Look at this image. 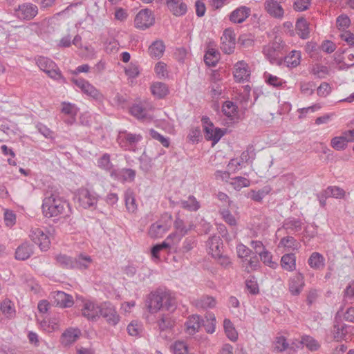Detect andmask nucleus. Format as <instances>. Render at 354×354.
Listing matches in <instances>:
<instances>
[{"mask_svg":"<svg viewBox=\"0 0 354 354\" xmlns=\"http://www.w3.org/2000/svg\"><path fill=\"white\" fill-rule=\"evenodd\" d=\"M147 308L151 313H155L161 308L173 310L176 308V299L169 291L157 290L149 295Z\"/></svg>","mask_w":354,"mask_h":354,"instance_id":"1","label":"nucleus"},{"mask_svg":"<svg viewBox=\"0 0 354 354\" xmlns=\"http://www.w3.org/2000/svg\"><path fill=\"white\" fill-rule=\"evenodd\" d=\"M68 204L55 194L45 197L42 204V210L45 216L50 218L61 214H66Z\"/></svg>","mask_w":354,"mask_h":354,"instance_id":"2","label":"nucleus"},{"mask_svg":"<svg viewBox=\"0 0 354 354\" xmlns=\"http://www.w3.org/2000/svg\"><path fill=\"white\" fill-rule=\"evenodd\" d=\"M39 68L45 72L50 78L65 82L57 64L51 59L45 57H39L36 62Z\"/></svg>","mask_w":354,"mask_h":354,"instance_id":"3","label":"nucleus"},{"mask_svg":"<svg viewBox=\"0 0 354 354\" xmlns=\"http://www.w3.org/2000/svg\"><path fill=\"white\" fill-rule=\"evenodd\" d=\"M284 44L280 37H275L272 42L263 48V54L271 62L276 61L283 54Z\"/></svg>","mask_w":354,"mask_h":354,"instance_id":"4","label":"nucleus"},{"mask_svg":"<svg viewBox=\"0 0 354 354\" xmlns=\"http://www.w3.org/2000/svg\"><path fill=\"white\" fill-rule=\"evenodd\" d=\"M202 122L205 138L207 140L212 141V145H215L224 135V131L219 128L215 127L207 117H203Z\"/></svg>","mask_w":354,"mask_h":354,"instance_id":"5","label":"nucleus"},{"mask_svg":"<svg viewBox=\"0 0 354 354\" xmlns=\"http://www.w3.org/2000/svg\"><path fill=\"white\" fill-rule=\"evenodd\" d=\"M15 16L21 20H31L38 14V8L32 3H24L15 8Z\"/></svg>","mask_w":354,"mask_h":354,"instance_id":"6","label":"nucleus"},{"mask_svg":"<svg viewBox=\"0 0 354 354\" xmlns=\"http://www.w3.org/2000/svg\"><path fill=\"white\" fill-rule=\"evenodd\" d=\"M155 22L154 16L149 9L141 10L136 16L134 19L135 26L141 30H145L153 25Z\"/></svg>","mask_w":354,"mask_h":354,"instance_id":"7","label":"nucleus"},{"mask_svg":"<svg viewBox=\"0 0 354 354\" xmlns=\"http://www.w3.org/2000/svg\"><path fill=\"white\" fill-rule=\"evenodd\" d=\"M72 82L86 95L98 101L103 100V95L88 81L84 79H73Z\"/></svg>","mask_w":354,"mask_h":354,"instance_id":"8","label":"nucleus"},{"mask_svg":"<svg viewBox=\"0 0 354 354\" xmlns=\"http://www.w3.org/2000/svg\"><path fill=\"white\" fill-rule=\"evenodd\" d=\"M30 238L41 250H47L50 245V241L47 233L39 227H33L30 230Z\"/></svg>","mask_w":354,"mask_h":354,"instance_id":"9","label":"nucleus"},{"mask_svg":"<svg viewBox=\"0 0 354 354\" xmlns=\"http://www.w3.org/2000/svg\"><path fill=\"white\" fill-rule=\"evenodd\" d=\"M140 134L131 133L126 131H120L118 136L119 145L125 149H130L142 140Z\"/></svg>","mask_w":354,"mask_h":354,"instance_id":"10","label":"nucleus"},{"mask_svg":"<svg viewBox=\"0 0 354 354\" xmlns=\"http://www.w3.org/2000/svg\"><path fill=\"white\" fill-rule=\"evenodd\" d=\"M100 315L111 326H115L120 319L115 308L110 303H104L101 305Z\"/></svg>","mask_w":354,"mask_h":354,"instance_id":"11","label":"nucleus"},{"mask_svg":"<svg viewBox=\"0 0 354 354\" xmlns=\"http://www.w3.org/2000/svg\"><path fill=\"white\" fill-rule=\"evenodd\" d=\"M77 197L80 205L84 209L95 206L97 202V197L95 194L86 188L80 189L77 192Z\"/></svg>","mask_w":354,"mask_h":354,"instance_id":"12","label":"nucleus"},{"mask_svg":"<svg viewBox=\"0 0 354 354\" xmlns=\"http://www.w3.org/2000/svg\"><path fill=\"white\" fill-rule=\"evenodd\" d=\"M236 35L233 30L225 29L221 37V49L226 54L233 52L235 47Z\"/></svg>","mask_w":354,"mask_h":354,"instance_id":"13","label":"nucleus"},{"mask_svg":"<svg viewBox=\"0 0 354 354\" xmlns=\"http://www.w3.org/2000/svg\"><path fill=\"white\" fill-rule=\"evenodd\" d=\"M264 8L266 11L274 18L282 19L284 15V10L277 0H266Z\"/></svg>","mask_w":354,"mask_h":354,"instance_id":"14","label":"nucleus"},{"mask_svg":"<svg viewBox=\"0 0 354 354\" xmlns=\"http://www.w3.org/2000/svg\"><path fill=\"white\" fill-rule=\"evenodd\" d=\"M250 76V70L247 63L240 61L234 65V77L236 82L248 80Z\"/></svg>","mask_w":354,"mask_h":354,"instance_id":"15","label":"nucleus"},{"mask_svg":"<svg viewBox=\"0 0 354 354\" xmlns=\"http://www.w3.org/2000/svg\"><path fill=\"white\" fill-rule=\"evenodd\" d=\"M304 277L302 274L297 273L290 279L288 289L292 295H299L304 287Z\"/></svg>","mask_w":354,"mask_h":354,"instance_id":"16","label":"nucleus"},{"mask_svg":"<svg viewBox=\"0 0 354 354\" xmlns=\"http://www.w3.org/2000/svg\"><path fill=\"white\" fill-rule=\"evenodd\" d=\"M169 11L175 16L180 17L186 14L187 6L183 0H166Z\"/></svg>","mask_w":354,"mask_h":354,"instance_id":"17","label":"nucleus"},{"mask_svg":"<svg viewBox=\"0 0 354 354\" xmlns=\"http://www.w3.org/2000/svg\"><path fill=\"white\" fill-rule=\"evenodd\" d=\"M207 247L208 252L212 257H220L223 249V243L220 236H213L210 237L207 241Z\"/></svg>","mask_w":354,"mask_h":354,"instance_id":"18","label":"nucleus"},{"mask_svg":"<svg viewBox=\"0 0 354 354\" xmlns=\"http://www.w3.org/2000/svg\"><path fill=\"white\" fill-rule=\"evenodd\" d=\"M54 303L62 308H68L73 305L72 296L62 291H56L53 293Z\"/></svg>","mask_w":354,"mask_h":354,"instance_id":"19","label":"nucleus"},{"mask_svg":"<svg viewBox=\"0 0 354 354\" xmlns=\"http://www.w3.org/2000/svg\"><path fill=\"white\" fill-rule=\"evenodd\" d=\"M250 14V9L242 6L234 10L230 17V21L233 23L241 24L243 22Z\"/></svg>","mask_w":354,"mask_h":354,"instance_id":"20","label":"nucleus"},{"mask_svg":"<svg viewBox=\"0 0 354 354\" xmlns=\"http://www.w3.org/2000/svg\"><path fill=\"white\" fill-rule=\"evenodd\" d=\"M308 263L312 269L320 270L325 266V258L319 252H314L308 258Z\"/></svg>","mask_w":354,"mask_h":354,"instance_id":"21","label":"nucleus"},{"mask_svg":"<svg viewBox=\"0 0 354 354\" xmlns=\"http://www.w3.org/2000/svg\"><path fill=\"white\" fill-rule=\"evenodd\" d=\"M82 315L88 319H94L99 317L100 306L95 305L92 302H86L82 310Z\"/></svg>","mask_w":354,"mask_h":354,"instance_id":"22","label":"nucleus"},{"mask_svg":"<svg viewBox=\"0 0 354 354\" xmlns=\"http://www.w3.org/2000/svg\"><path fill=\"white\" fill-rule=\"evenodd\" d=\"M193 304L198 308L207 309L215 307L216 301L214 297L209 295H203L195 299Z\"/></svg>","mask_w":354,"mask_h":354,"instance_id":"23","label":"nucleus"},{"mask_svg":"<svg viewBox=\"0 0 354 354\" xmlns=\"http://www.w3.org/2000/svg\"><path fill=\"white\" fill-rule=\"evenodd\" d=\"M78 111L79 109L75 104L66 102L62 103L61 112L71 117V119L66 121L68 124H72L75 122Z\"/></svg>","mask_w":354,"mask_h":354,"instance_id":"24","label":"nucleus"},{"mask_svg":"<svg viewBox=\"0 0 354 354\" xmlns=\"http://www.w3.org/2000/svg\"><path fill=\"white\" fill-rule=\"evenodd\" d=\"M152 109L151 106H145L142 104H133L130 109L131 114L138 120L148 118L149 110Z\"/></svg>","mask_w":354,"mask_h":354,"instance_id":"25","label":"nucleus"},{"mask_svg":"<svg viewBox=\"0 0 354 354\" xmlns=\"http://www.w3.org/2000/svg\"><path fill=\"white\" fill-rule=\"evenodd\" d=\"M81 332L77 328H69L62 335V343L65 345H71L74 343L80 337Z\"/></svg>","mask_w":354,"mask_h":354,"instance_id":"26","label":"nucleus"},{"mask_svg":"<svg viewBox=\"0 0 354 354\" xmlns=\"http://www.w3.org/2000/svg\"><path fill=\"white\" fill-rule=\"evenodd\" d=\"M32 253L33 250L32 246L27 243H24L17 248L15 258L17 260L25 261L28 259Z\"/></svg>","mask_w":354,"mask_h":354,"instance_id":"27","label":"nucleus"},{"mask_svg":"<svg viewBox=\"0 0 354 354\" xmlns=\"http://www.w3.org/2000/svg\"><path fill=\"white\" fill-rule=\"evenodd\" d=\"M152 95L157 98H163L169 93L167 86L162 82H156L150 87Z\"/></svg>","mask_w":354,"mask_h":354,"instance_id":"28","label":"nucleus"},{"mask_svg":"<svg viewBox=\"0 0 354 354\" xmlns=\"http://www.w3.org/2000/svg\"><path fill=\"white\" fill-rule=\"evenodd\" d=\"M281 266L286 271L291 272L296 269V257L295 254H286L281 259Z\"/></svg>","mask_w":354,"mask_h":354,"instance_id":"29","label":"nucleus"},{"mask_svg":"<svg viewBox=\"0 0 354 354\" xmlns=\"http://www.w3.org/2000/svg\"><path fill=\"white\" fill-rule=\"evenodd\" d=\"M165 46L162 41L156 40L149 47V53L151 57L160 58L163 55Z\"/></svg>","mask_w":354,"mask_h":354,"instance_id":"30","label":"nucleus"},{"mask_svg":"<svg viewBox=\"0 0 354 354\" xmlns=\"http://www.w3.org/2000/svg\"><path fill=\"white\" fill-rule=\"evenodd\" d=\"M167 231L166 225L156 222L150 226L148 234L151 238L157 239L162 237Z\"/></svg>","mask_w":354,"mask_h":354,"instance_id":"31","label":"nucleus"},{"mask_svg":"<svg viewBox=\"0 0 354 354\" xmlns=\"http://www.w3.org/2000/svg\"><path fill=\"white\" fill-rule=\"evenodd\" d=\"M186 330L189 335L196 333L201 327V318L198 315H192L185 324Z\"/></svg>","mask_w":354,"mask_h":354,"instance_id":"32","label":"nucleus"},{"mask_svg":"<svg viewBox=\"0 0 354 354\" xmlns=\"http://www.w3.org/2000/svg\"><path fill=\"white\" fill-rule=\"evenodd\" d=\"M300 344L312 352L318 351L321 347L319 342L310 335H303L301 337Z\"/></svg>","mask_w":354,"mask_h":354,"instance_id":"33","label":"nucleus"},{"mask_svg":"<svg viewBox=\"0 0 354 354\" xmlns=\"http://www.w3.org/2000/svg\"><path fill=\"white\" fill-rule=\"evenodd\" d=\"M1 313L3 314L6 319H13L16 315V310L13 303L9 299H5L1 303Z\"/></svg>","mask_w":354,"mask_h":354,"instance_id":"34","label":"nucleus"},{"mask_svg":"<svg viewBox=\"0 0 354 354\" xmlns=\"http://www.w3.org/2000/svg\"><path fill=\"white\" fill-rule=\"evenodd\" d=\"M263 78L268 84L277 88H283L286 84V81L277 75H272L269 73H265Z\"/></svg>","mask_w":354,"mask_h":354,"instance_id":"35","label":"nucleus"},{"mask_svg":"<svg viewBox=\"0 0 354 354\" xmlns=\"http://www.w3.org/2000/svg\"><path fill=\"white\" fill-rule=\"evenodd\" d=\"M220 59L219 53L214 48H209L204 56L205 64L209 66H214Z\"/></svg>","mask_w":354,"mask_h":354,"instance_id":"36","label":"nucleus"},{"mask_svg":"<svg viewBox=\"0 0 354 354\" xmlns=\"http://www.w3.org/2000/svg\"><path fill=\"white\" fill-rule=\"evenodd\" d=\"M271 190L272 189L269 186H266L258 191L250 190V192L248 193V197L254 201L261 202L263 198L269 194Z\"/></svg>","mask_w":354,"mask_h":354,"instance_id":"37","label":"nucleus"},{"mask_svg":"<svg viewBox=\"0 0 354 354\" xmlns=\"http://www.w3.org/2000/svg\"><path fill=\"white\" fill-rule=\"evenodd\" d=\"M296 31L298 35L302 39L308 37L309 28L308 24L304 18H300L296 23Z\"/></svg>","mask_w":354,"mask_h":354,"instance_id":"38","label":"nucleus"},{"mask_svg":"<svg viewBox=\"0 0 354 354\" xmlns=\"http://www.w3.org/2000/svg\"><path fill=\"white\" fill-rule=\"evenodd\" d=\"M124 199L127 210L131 213L135 212L137 209V205L133 192L131 189H127L124 194Z\"/></svg>","mask_w":354,"mask_h":354,"instance_id":"39","label":"nucleus"},{"mask_svg":"<svg viewBox=\"0 0 354 354\" xmlns=\"http://www.w3.org/2000/svg\"><path fill=\"white\" fill-rule=\"evenodd\" d=\"M91 262L92 259L90 256L80 254L75 259L74 268L80 270L86 269Z\"/></svg>","mask_w":354,"mask_h":354,"instance_id":"40","label":"nucleus"},{"mask_svg":"<svg viewBox=\"0 0 354 354\" xmlns=\"http://www.w3.org/2000/svg\"><path fill=\"white\" fill-rule=\"evenodd\" d=\"M348 326L344 324H337L334 326L333 330V338L336 341L344 339L348 334Z\"/></svg>","mask_w":354,"mask_h":354,"instance_id":"41","label":"nucleus"},{"mask_svg":"<svg viewBox=\"0 0 354 354\" xmlns=\"http://www.w3.org/2000/svg\"><path fill=\"white\" fill-rule=\"evenodd\" d=\"M223 327L227 337L232 341H236L238 338V333L236 330L234 324L229 319H224Z\"/></svg>","mask_w":354,"mask_h":354,"instance_id":"42","label":"nucleus"},{"mask_svg":"<svg viewBox=\"0 0 354 354\" xmlns=\"http://www.w3.org/2000/svg\"><path fill=\"white\" fill-rule=\"evenodd\" d=\"M243 267L247 272H251L256 270L259 267V261L256 254L250 257L249 259H245L242 260Z\"/></svg>","mask_w":354,"mask_h":354,"instance_id":"43","label":"nucleus"},{"mask_svg":"<svg viewBox=\"0 0 354 354\" xmlns=\"http://www.w3.org/2000/svg\"><path fill=\"white\" fill-rule=\"evenodd\" d=\"M158 325L160 330L171 329L174 325V320L169 314L162 315L158 321Z\"/></svg>","mask_w":354,"mask_h":354,"instance_id":"44","label":"nucleus"},{"mask_svg":"<svg viewBox=\"0 0 354 354\" xmlns=\"http://www.w3.org/2000/svg\"><path fill=\"white\" fill-rule=\"evenodd\" d=\"M173 354H189L187 344L180 340L174 342L170 346Z\"/></svg>","mask_w":354,"mask_h":354,"instance_id":"45","label":"nucleus"},{"mask_svg":"<svg viewBox=\"0 0 354 354\" xmlns=\"http://www.w3.org/2000/svg\"><path fill=\"white\" fill-rule=\"evenodd\" d=\"M301 52L298 50H292L288 56L285 59V62L288 66L295 68L300 64Z\"/></svg>","mask_w":354,"mask_h":354,"instance_id":"46","label":"nucleus"},{"mask_svg":"<svg viewBox=\"0 0 354 354\" xmlns=\"http://www.w3.org/2000/svg\"><path fill=\"white\" fill-rule=\"evenodd\" d=\"M180 203L183 208L189 211H196L200 207L199 203L193 196H189L187 200L181 201Z\"/></svg>","mask_w":354,"mask_h":354,"instance_id":"47","label":"nucleus"},{"mask_svg":"<svg viewBox=\"0 0 354 354\" xmlns=\"http://www.w3.org/2000/svg\"><path fill=\"white\" fill-rule=\"evenodd\" d=\"M345 191L337 186H330L325 189V196L335 198H343L345 196Z\"/></svg>","mask_w":354,"mask_h":354,"instance_id":"48","label":"nucleus"},{"mask_svg":"<svg viewBox=\"0 0 354 354\" xmlns=\"http://www.w3.org/2000/svg\"><path fill=\"white\" fill-rule=\"evenodd\" d=\"M206 320L204 322L203 326L208 333H213L215 331L216 317L214 314L208 313L205 316Z\"/></svg>","mask_w":354,"mask_h":354,"instance_id":"49","label":"nucleus"},{"mask_svg":"<svg viewBox=\"0 0 354 354\" xmlns=\"http://www.w3.org/2000/svg\"><path fill=\"white\" fill-rule=\"evenodd\" d=\"M230 184L235 189H241L243 187H248L250 185V180L242 176L232 178Z\"/></svg>","mask_w":354,"mask_h":354,"instance_id":"50","label":"nucleus"},{"mask_svg":"<svg viewBox=\"0 0 354 354\" xmlns=\"http://www.w3.org/2000/svg\"><path fill=\"white\" fill-rule=\"evenodd\" d=\"M280 245L288 250H297L299 243L292 236L283 237L280 241Z\"/></svg>","mask_w":354,"mask_h":354,"instance_id":"51","label":"nucleus"},{"mask_svg":"<svg viewBox=\"0 0 354 354\" xmlns=\"http://www.w3.org/2000/svg\"><path fill=\"white\" fill-rule=\"evenodd\" d=\"M351 25V19L346 14L339 15L336 19V26L339 30H344Z\"/></svg>","mask_w":354,"mask_h":354,"instance_id":"52","label":"nucleus"},{"mask_svg":"<svg viewBox=\"0 0 354 354\" xmlns=\"http://www.w3.org/2000/svg\"><path fill=\"white\" fill-rule=\"evenodd\" d=\"M348 140L345 138L344 133L342 136L335 137L331 140L332 147L337 150L344 149L347 145Z\"/></svg>","mask_w":354,"mask_h":354,"instance_id":"53","label":"nucleus"},{"mask_svg":"<svg viewBox=\"0 0 354 354\" xmlns=\"http://www.w3.org/2000/svg\"><path fill=\"white\" fill-rule=\"evenodd\" d=\"M236 111V106L230 101H226L223 105L222 111L225 115L228 118H232L235 115Z\"/></svg>","mask_w":354,"mask_h":354,"instance_id":"54","label":"nucleus"},{"mask_svg":"<svg viewBox=\"0 0 354 354\" xmlns=\"http://www.w3.org/2000/svg\"><path fill=\"white\" fill-rule=\"evenodd\" d=\"M118 178L124 181H133L136 176V172L131 169H122L118 172Z\"/></svg>","mask_w":354,"mask_h":354,"instance_id":"55","label":"nucleus"},{"mask_svg":"<svg viewBox=\"0 0 354 354\" xmlns=\"http://www.w3.org/2000/svg\"><path fill=\"white\" fill-rule=\"evenodd\" d=\"M3 220L6 227H12L16 223V215L12 211L6 209L3 214Z\"/></svg>","mask_w":354,"mask_h":354,"instance_id":"56","label":"nucleus"},{"mask_svg":"<svg viewBox=\"0 0 354 354\" xmlns=\"http://www.w3.org/2000/svg\"><path fill=\"white\" fill-rule=\"evenodd\" d=\"M98 166L106 171H110L112 169V164L110 160V156L108 153H104L97 161Z\"/></svg>","mask_w":354,"mask_h":354,"instance_id":"57","label":"nucleus"},{"mask_svg":"<svg viewBox=\"0 0 354 354\" xmlns=\"http://www.w3.org/2000/svg\"><path fill=\"white\" fill-rule=\"evenodd\" d=\"M279 180L282 183L285 184L288 189H290L295 185L296 177L292 173H287L282 175Z\"/></svg>","mask_w":354,"mask_h":354,"instance_id":"58","label":"nucleus"},{"mask_svg":"<svg viewBox=\"0 0 354 354\" xmlns=\"http://www.w3.org/2000/svg\"><path fill=\"white\" fill-rule=\"evenodd\" d=\"M287 230L299 232L302 229V223L299 219H293L288 221L284 224Z\"/></svg>","mask_w":354,"mask_h":354,"instance_id":"59","label":"nucleus"},{"mask_svg":"<svg viewBox=\"0 0 354 354\" xmlns=\"http://www.w3.org/2000/svg\"><path fill=\"white\" fill-rule=\"evenodd\" d=\"M237 255L239 258L247 259L252 254V250L243 244H239L236 247Z\"/></svg>","mask_w":354,"mask_h":354,"instance_id":"60","label":"nucleus"},{"mask_svg":"<svg viewBox=\"0 0 354 354\" xmlns=\"http://www.w3.org/2000/svg\"><path fill=\"white\" fill-rule=\"evenodd\" d=\"M310 0H295L293 4V8L298 12H302L309 8Z\"/></svg>","mask_w":354,"mask_h":354,"instance_id":"61","label":"nucleus"},{"mask_svg":"<svg viewBox=\"0 0 354 354\" xmlns=\"http://www.w3.org/2000/svg\"><path fill=\"white\" fill-rule=\"evenodd\" d=\"M315 84L313 82H301L300 90L301 92L306 95H310L314 92Z\"/></svg>","mask_w":354,"mask_h":354,"instance_id":"62","label":"nucleus"},{"mask_svg":"<svg viewBox=\"0 0 354 354\" xmlns=\"http://www.w3.org/2000/svg\"><path fill=\"white\" fill-rule=\"evenodd\" d=\"M288 347V343L286 341V339L283 337H277L274 342V349L277 351L282 352L287 349Z\"/></svg>","mask_w":354,"mask_h":354,"instance_id":"63","label":"nucleus"},{"mask_svg":"<svg viewBox=\"0 0 354 354\" xmlns=\"http://www.w3.org/2000/svg\"><path fill=\"white\" fill-rule=\"evenodd\" d=\"M142 326L137 322H131L127 326L128 333L131 336H137L140 334Z\"/></svg>","mask_w":354,"mask_h":354,"instance_id":"64","label":"nucleus"}]
</instances>
